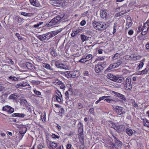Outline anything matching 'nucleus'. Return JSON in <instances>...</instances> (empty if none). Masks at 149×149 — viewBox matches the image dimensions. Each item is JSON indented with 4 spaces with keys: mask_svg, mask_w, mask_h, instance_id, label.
<instances>
[{
    "mask_svg": "<svg viewBox=\"0 0 149 149\" xmlns=\"http://www.w3.org/2000/svg\"><path fill=\"white\" fill-rule=\"evenodd\" d=\"M113 109L119 115L124 114L125 111L123 107L116 106H113Z\"/></svg>",
    "mask_w": 149,
    "mask_h": 149,
    "instance_id": "20e7f679",
    "label": "nucleus"
},
{
    "mask_svg": "<svg viewBox=\"0 0 149 149\" xmlns=\"http://www.w3.org/2000/svg\"><path fill=\"white\" fill-rule=\"evenodd\" d=\"M19 96L17 93H14L11 95L9 97V99H17L18 97Z\"/></svg>",
    "mask_w": 149,
    "mask_h": 149,
    "instance_id": "4468645a",
    "label": "nucleus"
},
{
    "mask_svg": "<svg viewBox=\"0 0 149 149\" xmlns=\"http://www.w3.org/2000/svg\"><path fill=\"white\" fill-rule=\"evenodd\" d=\"M14 20L18 23H20L23 21L24 19L20 17H16L14 18Z\"/></svg>",
    "mask_w": 149,
    "mask_h": 149,
    "instance_id": "aec40b11",
    "label": "nucleus"
},
{
    "mask_svg": "<svg viewBox=\"0 0 149 149\" xmlns=\"http://www.w3.org/2000/svg\"><path fill=\"white\" fill-rule=\"evenodd\" d=\"M86 22L85 20H82L80 23V25L82 26H83L85 25Z\"/></svg>",
    "mask_w": 149,
    "mask_h": 149,
    "instance_id": "864d4df0",
    "label": "nucleus"
},
{
    "mask_svg": "<svg viewBox=\"0 0 149 149\" xmlns=\"http://www.w3.org/2000/svg\"><path fill=\"white\" fill-rule=\"evenodd\" d=\"M59 93H60V95H59L58 94V95L59 96V97H58L57 95H55L54 96V98L56 99V100L58 102H61V99L60 97H62V95L61 94V93L59 92Z\"/></svg>",
    "mask_w": 149,
    "mask_h": 149,
    "instance_id": "5701e85b",
    "label": "nucleus"
},
{
    "mask_svg": "<svg viewBox=\"0 0 149 149\" xmlns=\"http://www.w3.org/2000/svg\"><path fill=\"white\" fill-rule=\"evenodd\" d=\"M44 146H43L42 144H40L37 146V148L38 149H42L43 148Z\"/></svg>",
    "mask_w": 149,
    "mask_h": 149,
    "instance_id": "de8ad7c7",
    "label": "nucleus"
},
{
    "mask_svg": "<svg viewBox=\"0 0 149 149\" xmlns=\"http://www.w3.org/2000/svg\"><path fill=\"white\" fill-rule=\"evenodd\" d=\"M28 13L25 12H22L21 13V15H23L24 16L27 17Z\"/></svg>",
    "mask_w": 149,
    "mask_h": 149,
    "instance_id": "4d7b16f0",
    "label": "nucleus"
},
{
    "mask_svg": "<svg viewBox=\"0 0 149 149\" xmlns=\"http://www.w3.org/2000/svg\"><path fill=\"white\" fill-rule=\"evenodd\" d=\"M60 86L61 89H63L65 87L64 84L63 83L61 84L60 85Z\"/></svg>",
    "mask_w": 149,
    "mask_h": 149,
    "instance_id": "e2e57ef3",
    "label": "nucleus"
},
{
    "mask_svg": "<svg viewBox=\"0 0 149 149\" xmlns=\"http://www.w3.org/2000/svg\"><path fill=\"white\" fill-rule=\"evenodd\" d=\"M148 70H147V69L146 68L144 70L141 71V73H143V74H146L148 72Z\"/></svg>",
    "mask_w": 149,
    "mask_h": 149,
    "instance_id": "37998d69",
    "label": "nucleus"
},
{
    "mask_svg": "<svg viewBox=\"0 0 149 149\" xmlns=\"http://www.w3.org/2000/svg\"><path fill=\"white\" fill-rule=\"evenodd\" d=\"M114 143L113 144V148H115V149H121L122 145V142L119 141L118 139L114 136H113Z\"/></svg>",
    "mask_w": 149,
    "mask_h": 149,
    "instance_id": "7ed1b4c3",
    "label": "nucleus"
},
{
    "mask_svg": "<svg viewBox=\"0 0 149 149\" xmlns=\"http://www.w3.org/2000/svg\"><path fill=\"white\" fill-rule=\"evenodd\" d=\"M80 31V30H78L76 31H74L71 34V36L72 37H74L77 34L79 33Z\"/></svg>",
    "mask_w": 149,
    "mask_h": 149,
    "instance_id": "c756f323",
    "label": "nucleus"
},
{
    "mask_svg": "<svg viewBox=\"0 0 149 149\" xmlns=\"http://www.w3.org/2000/svg\"><path fill=\"white\" fill-rule=\"evenodd\" d=\"M110 65L111 67V68H112V69L118 68L117 66L116 65V64L115 63H114L113 64H111Z\"/></svg>",
    "mask_w": 149,
    "mask_h": 149,
    "instance_id": "49530a36",
    "label": "nucleus"
},
{
    "mask_svg": "<svg viewBox=\"0 0 149 149\" xmlns=\"http://www.w3.org/2000/svg\"><path fill=\"white\" fill-rule=\"evenodd\" d=\"M50 146L52 148H55L57 147V144L52 141H50L49 143Z\"/></svg>",
    "mask_w": 149,
    "mask_h": 149,
    "instance_id": "7c9ffc66",
    "label": "nucleus"
},
{
    "mask_svg": "<svg viewBox=\"0 0 149 149\" xmlns=\"http://www.w3.org/2000/svg\"><path fill=\"white\" fill-rule=\"evenodd\" d=\"M133 106L135 107V108H137L138 107V105L135 102L134 103H132Z\"/></svg>",
    "mask_w": 149,
    "mask_h": 149,
    "instance_id": "680f3d73",
    "label": "nucleus"
},
{
    "mask_svg": "<svg viewBox=\"0 0 149 149\" xmlns=\"http://www.w3.org/2000/svg\"><path fill=\"white\" fill-rule=\"evenodd\" d=\"M29 85L28 83H25L23 84H22V87H24L27 86H29Z\"/></svg>",
    "mask_w": 149,
    "mask_h": 149,
    "instance_id": "09e8293b",
    "label": "nucleus"
},
{
    "mask_svg": "<svg viewBox=\"0 0 149 149\" xmlns=\"http://www.w3.org/2000/svg\"><path fill=\"white\" fill-rule=\"evenodd\" d=\"M119 54L118 53H116L114 56L113 57V60H115L117 58H118V57L119 56Z\"/></svg>",
    "mask_w": 149,
    "mask_h": 149,
    "instance_id": "ea45409f",
    "label": "nucleus"
},
{
    "mask_svg": "<svg viewBox=\"0 0 149 149\" xmlns=\"http://www.w3.org/2000/svg\"><path fill=\"white\" fill-rule=\"evenodd\" d=\"M15 36L18 38V39H20V40L22 38H21V37L20 36L19 33H16L15 34Z\"/></svg>",
    "mask_w": 149,
    "mask_h": 149,
    "instance_id": "8fccbe9b",
    "label": "nucleus"
},
{
    "mask_svg": "<svg viewBox=\"0 0 149 149\" xmlns=\"http://www.w3.org/2000/svg\"><path fill=\"white\" fill-rule=\"evenodd\" d=\"M37 37L38 39L41 41H43L47 40L46 34L37 36Z\"/></svg>",
    "mask_w": 149,
    "mask_h": 149,
    "instance_id": "6e6552de",
    "label": "nucleus"
},
{
    "mask_svg": "<svg viewBox=\"0 0 149 149\" xmlns=\"http://www.w3.org/2000/svg\"><path fill=\"white\" fill-rule=\"evenodd\" d=\"M115 94L116 96L119 97L121 99L125 100V97L123 95L117 92Z\"/></svg>",
    "mask_w": 149,
    "mask_h": 149,
    "instance_id": "4be33fe9",
    "label": "nucleus"
},
{
    "mask_svg": "<svg viewBox=\"0 0 149 149\" xmlns=\"http://www.w3.org/2000/svg\"><path fill=\"white\" fill-rule=\"evenodd\" d=\"M72 146V145L71 144H68L67 145V149H70Z\"/></svg>",
    "mask_w": 149,
    "mask_h": 149,
    "instance_id": "603ef678",
    "label": "nucleus"
},
{
    "mask_svg": "<svg viewBox=\"0 0 149 149\" xmlns=\"http://www.w3.org/2000/svg\"><path fill=\"white\" fill-rule=\"evenodd\" d=\"M115 63L117 67H118L119 65H123V63L121 60H118L116 63Z\"/></svg>",
    "mask_w": 149,
    "mask_h": 149,
    "instance_id": "2f4dec72",
    "label": "nucleus"
},
{
    "mask_svg": "<svg viewBox=\"0 0 149 149\" xmlns=\"http://www.w3.org/2000/svg\"><path fill=\"white\" fill-rule=\"evenodd\" d=\"M125 87V89L127 90H131L132 88V84L131 82H128V83H125L124 84Z\"/></svg>",
    "mask_w": 149,
    "mask_h": 149,
    "instance_id": "9b49d317",
    "label": "nucleus"
},
{
    "mask_svg": "<svg viewBox=\"0 0 149 149\" xmlns=\"http://www.w3.org/2000/svg\"><path fill=\"white\" fill-rule=\"evenodd\" d=\"M55 65L58 68L60 69H65L66 68L65 65L64 64L58 61L55 62Z\"/></svg>",
    "mask_w": 149,
    "mask_h": 149,
    "instance_id": "39448f33",
    "label": "nucleus"
},
{
    "mask_svg": "<svg viewBox=\"0 0 149 149\" xmlns=\"http://www.w3.org/2000/svg\"><path fill=\"white\" fill-rule=\"evenodd\" d=\"M125 80L123 77H116V79L115 82L118 83H121L122 84H124L125 82Z\"/></svg>",
    "mask_w": 149,
    "mask_h": 149,
    "instance_id": "f8f14e48",
    "label": "nucleus"
},
{
    "mask_svg": "<svg viewBox=\"0 0 149 149\" xmlns=\"http://www.w3.org/2000/svg\"><path fill=\"white\" fill-rule=\"evenodd\" d=\"M107 15V13L105 10H102L100 11V17L103 18H105L106 19V17Z\"/></svg>",
    "mask_w": 149,
    "mask_h": 149,
    "instance_id": "ddd939ff",
    "label": "nucleus"
},
{
    "mask_svg": "<svg viewBox=\"0 0 149 149\" xmlns=\"http://www.w3.org/2000/svg\"><path fill=\"white\" fill-rule=\"evenodd\" d=\"M62 29H59L56 30V31H52L51 32L53 35V36H54L56 35L58 33L62 31Z\"/></svg>",
    "mask_w": 149,
    "mask_h": 149,
    "instance_id": "a211bd4d",
    "label": "nucleus"
},
{
    "mask_svg": "<svg viewBox=\"0 0 149 149\" xmlns=\"http://www.w3.org/2000/svg\"><path fill=\"white\" fill-rule=\"evenodd\" d=\"M26 65L29 69H31L33 67H35L31 63H26Z\"/></svg>",
    "mask_w": 149,
    "mask_h": 149,
    "instance_id": "cd10ccee",
    "label": "nucleus"
},
{
    "mask_svg": "<svg viewBox=\"0 0 149 149\" xmlns=\"http://www.w3.org/2000/svg\"><path fill=\"white\" fill-rule=\"evenodd\" d=\"M103 69L102 64H97L95 65V71L97 73H98Z\"/></svg>",
    "mask_w": 149,
    "mask_h": 149,
    "instance_id": "423d86ee",
    "label": "nucleus"
},
{
    "mask_svg": "<svg viewBox=\"0 0 149 149\" xmlns=\"http://www.w3.org/2000/svg\"><path fill=\"white\" fill-rule=\"evenodd\" d=\"M79 71L78 70H75L72 71L71 73L72 75L71 77L73 78H75L79 76Z\"/></svg>",
    "mask_w": 149,
    "mask_h": 149,
    "instance_id": "2eb2a0df",
    "label": "nucleus"
},
{
    "mask_svg": "<svg viewBox=\"0 0 149 149\" xmlns=\"http://www.w3.org/2000/svg\"><path fill=\"white\" fill-rule=\"evenodd\" d=\"M124 128V126L123 125H119L116 127V128H114L115 130L119 132L122 131V129Z\"/></svg>",
    "mask_w": 149,
    "mask_h": 149,
    "instance_id": "412c9836",
    "label": "nucleus"
},
{
    "mask_svg": "<svg viewBox=\"0 0 149 149\" xmlns=\"http://www.w3.org/2000/svg\"><path fill=\"white\" fill-rule=\"evenodd\" d=\"M44 67L46 69L50 70L53 71L54 70V69L50 66V65L47 64H45Z\"/></svg>",
    "mask_w": 149,
    "mask_h": 149,
    "instance_id": "a878e982",
    "label": "nucleus"
},
{
    "mask_svg": "<svg viewBox=\"0 0 149 149\" xmlns=\"http://www.w3.org/2000/svg\"><path fill=\"white\" fill-rule=\"evenodd\" d=\"M72 93V91L70 90H69L68 91H67L65 92V99L67 100H68L70 97V93Z\"/></svg>",
    "mask_w": 149,
    "mask_h": 149,
    "instance_id": "bb28decb",
    "label": "nucleus"
},
{
    "mask_svg": "<svg viewBox=\"0 0 149 149\" xmlns=\"http://www.w3.org/2000/svg\"><path fill=\"white\" fill-rule=\"evenodd\" d=\"M143 125L145 126H146L149 128V123H146L145 122H143Z\"/></svg>",
    "mask_w": 149,
    "mask_h": 149,
    "instance_id": "bf43d9fd",
    "label": "nucleus"
},
{
    "mask_svg": "<svg viewBox=\"0 0 149 149\" xmlns=\"http://www.w3.org/2000/svg\"><path fill=\"white\" fill-rule=\"evenodd\" d=\"M52 5L56 6H59L61 4V1L60 0H52L51 1Z\"/></svg>",
    "mask_w": 149,
    "mask_h": 149,
    "instance_id": "0eeeda50",
    "label": "nucleus"
},
{
    "mask_svg": "<svg viewBox=\"0 0 149 149\" xmlns=\"http://www.w3.org/2000/svg\"><path fill=\"white\" fill-rule=\"evenodd\" d=\"M33 91H34L35 93L37 95H40L41 94V93L40 91H37L35 89L33 90Z\"/></svg>",
    "mask_w": 149,
    "mask_h": 149,
    "instance_id": "4c0bfd02",
    "label": "nucleus"
},
{
    "mask_svg": "<svg viewBox=\"0 0 149 149\" xmlns=\"http://www.w3.org/2000/svg\"><path fill=\"white\" fill-rule=\"evenodd\" d=\"M78 127L80 128H83V125L80 123L79 122L78 124Z\"/></svg>",
    "mask_w": 149,
    "mask_h": 149,
    "instance_id": "13d9d810",
    "label": "nucleus"
},
{
    "mask_svg": "<svg viewBox=\"0 0 149 149\" xmlns=\"http://www.w3.org/2000/svg\"><path fill=\"white\" fill-rule=\"evenodd\" d=\"M149 22H147L143 25L142 31L145 32H147L149 29Z\"/></svg>",
    "mask_w": 149,
    "mask_h": 149,
    "instance_id": "1a4fd4ad",
    "label": "nucleus"
},
{
    "mask_svg": "<svg viewBox=\"0 0 149 149\" xmlns=\"http://www.w3.org/2000/svg\"><path fill=\"white\" fill-rule=\"evenodd\" d=\"M26 115L24 113H14L12 114V116L13 117H18L23 118Z\"/></svg>",
    "mask_w": 149,
    "mask_h": 149,
    "instance_id": "dca6fc26",
    "label": "nucleus"
},
{
    "mask_svg": "<svg viewBox=\"0 0 149 149\" xmlns=\"http://www.w3.org/2000/svg\"><path fill=\"white\" fill-rule=\"evenodd\" d=\"M66 73H67V74L68 75V76H70L71 77V76L72 75L71 73H72V72H66Z\"/></svg>",
    "mask_w": 149,
    "mask_h": 149,
    "instance_id": "0e129e2a",
    "label": "nucleus"
},
{
    "mask_svg": "<svg viewBox=\"0 0 149 149\" xmlns=\"http://www.w3.org/2000/svg\"><path fill=\"white\" fill-rule=\"evenodd\" d=\"M80 36L81 39L83 42L88 40L89 37L86 36L85 35H81Z\"/></svg>",
    "mask_w": 149,
    "mask_h": 149,
    "instance_id": "6ab92c4d",
    "label": "nucleus"
},
{
    "mask_svg": "<svg viewBox=\"0 0 149 149\" xmlns=\"http://www.w3.org/2000/svg\"><path fill=\"white\" fill-rule=\"evenodd\" d=\"M131 82V79L130 77H128L125 80V83H128V82Z\"/></svg>",
    "mask_w": 149,
    "mask_h": 149,
    "instance_id": "79ce46f5",
    "label": "nucleus"
},
{
    "mask_svg": "<svg viewBox=\"0 0 149 149\" xmlns=\"http://www.w3.org/2000/svg\"><path fill=\"white\" fill-rule=\"evenodd\" d=\"M85 59V58H81L79 61V62H80L81 63H85V62H86V61H88V60H86V61H84Z\"/></svg>",
    "mask_w": 149,
    "mask_h": 149,
    "instance_id": "6e6d98bb",
    "label": "nucleus"
},
{
    "mask_svg": "<svg viewBox=\"0 0 149 149\" xmlns=\"http://www.w3.org/2000/svg\"><path fill=\"white\" fill-rule=\"evenodd\" d=\"M46 35L47 40H48L51 38L54 37L51 32L46 33Z\"/></svg>",
    "mask_w": 149,
    "mask_h": 149,
    "instance_id": "393cba45",
    "label": "nucleus"
},
{
    "mask_svg": "<svg viewBox=\"0 0 149 149\" xmlns=\"http://www.w3.org/2000/svg\"><path fill=\"white\" fill-rule=\"evenodd\" d=\"M83 106L82 104L81 103H78V108L79 109H80L82 108Z\"/></svg>",
    "mask_w": 149,
    "mask_h": 149,
    "instance_id": "5fc2aeb1",
    "label": "nucleus"
},
{
    "mask_svg": "<svg viewBox=\"0 0 149 149\" xmlns=\"http://www.w3.org/2000/svg\"><path fill=\"white\" fill-rule=\"evenodd\" d=\"M133 31H132V30H130L128 33L130 35H132L133 34Z\"/></svg>",
    "mask_w": 149,
    "mask_h": 149,
    "instance_id": "338daca9",
    "label": "nucleus"
},
{
    "mask_svg": "<svg viewBox=\"0 0 149 149\" xmlns=\"http://www.w3.org/2000/svg\"><path fill=\"white\" fill-rule=\"evenodd\" d=\"M18 79L15 77L10 76L8 77V80L11 83H15V81H17Z\"/></svg>",
    "mask_w": 149,
    "mask_h": 149,
    "instance_id": "f3484780",
    "label": "nucleus"
},
{
    "mask_svg": "<svg viewBox=\"0 0 149 149\" xmlns=\"http://www.w3.org/2000/svg\"><path fill=\"white\" fill-rule=\"evenodd\" d=\"M112 68L110 65L106 69V71H108L110 70H112Z\"/></svg>",
    "mask_w": 149,
    "mask_h": 149,
    "instance_id": "69168bd1",
    "label": "nucleus"
},
{
    "mask_svg": "<svg viewBox=\"0 0 149 149\" xmlns=\"http://www.w3.org/2000/svg\"><path fill=\"white\" fill-rule=\"evenodd\" d=\"M51 136L52 138L54 139H58L59 138V137L58 136L54 134H53Z\"/></svg>",
    "mask_w": 149,
    "mask_h": 149,
    "instance_id": "c03bdc74",
    "label": "nucleus"
},
{
    "mask_svg": "<svg viewBox=\"0 0 149 149\" xmlns=\"http://www.w3.org/2000/svg\"><path fill=\"white\" fill-rule=\"evenodd\" d=\"M34 15V13H28L27 17H31L32 16H33Z\"/></svg>",
    "mask_w": 149,
    "mask_h": 149,
    "instance_id": "052dcab7",
    "label": "nucleus"
},
{
    "mask_svg": "<svg viewBox=\"0 0 149 149\" xmlns=\"http://www.w3.org/2000/svg\"><path fill=\"white\" fill-rule=\"evenodd\" d=\"M15 87L16 88H19L20 87H22V84L19 83L17 84L15 86Z\"/></svg>",
    "mask_w": 149,
    "mask_h": 149,
    "instance_id": "3c124183",
    "label": "nucleus"
},
{
    "mask_svg": "<svg viewBox=\"0 0 149 149\" xmlns=\"http://www.w3.org/2000/svg\"><path fill=\"white\" fill-rule=\"evenodd\" d=\"M14 111V109L10 107V108L8 110V112L10 113H11L13 112Z\"/></svg>",
    "mask_w": 149,
    "mask_h": 149,
    "instance_id": "a19ab883",
    "label": "nucleus"
},
{
    "mask_svg": "<svg viewBox=\"0 0 149 149\" xmlns=\"http://www.w3.org/2000/svg\"><path fill=\"white\" fill-rule=\"evenodd\" d=\"M126 132L127 134L130 136H131L133 133L132 130L129 128H127L126 129Z\"/></svg>",
    "mask_w": 149,
    "mask_h": 149,
    "instance_id": "b1692460",
    "label": "nucleus"
},
{
    "mask_svg": "<svg viewBox=\"0 0 149 149\" xmlns=\"http://www.w3.org/2000/svg\"><path fill=\"white\" fill-rule=\"evenodd\" d=\"M93 25L96 29L100 31L103 30L107 28L106 24L102 22H93Z\"/></svg>",
    "mask_w": 149,
    "mask_h": 149,
    "instance_id": "f257e3e1",
    "label": "nucleus"
},
{
    "mask_svg": "<svg viewBox=\"0 0 149 149\" xmlns=\"http://www.w3.org/2000/svg\"><path fill=\"white\" fill-rule=\"evenodd\" d=\"M10 108V106L8 105H6L3 107V111H6L8 112V110Z\"/></svg>",
    "mask_w": 149,
    "mask_h": 149,
    "instance_id": "72a5a7b5",
    "label": "nucleus"
},
{
    "mask_svg": "<svg viewBox=\"0 0 149 149\" xmlns=\"http://www.w3.org/2000/svg\"><path fill=\"white\" fill-rule=\"evenodd\" d=\"M107 77L110 79L114 81H116V77L113 74H107Z\"/></svg>",
    "mask_w": 149,
    "mask_h": 149,
    "instance_id": "9d476101",
    "label": "nucleus"
},
{
    "mask_svg": "<svg viewBox=\"0 0 149 149\" xmlns=\"http://www.w3.org/2000/svg\"><path fill=\"white\" fill-rule=\"evenodd\" d=\"M36 0H30V2L31 4L33 6H36Z\"/></svg>",
    "mask_w": 149,
    "mask_h": 149,
    "instance_id": "58836bf2",
    "label": "nucleus"
},
{
    "mask_svg": "<svg viewBox=\"0 0 149 149\" xmlns=\"http://www.w3.org/2000/svg\"><path fill=\"white\" fill-rule=\"evenodd\" d=\"M43 22H40L39 23H38L37 24H35L33 26H32V27H33V28H38L39 27V26L40 25H42L43 24Z\"/></svg>",
    "mask_w": 149,
    "mask_h": 149,
    "instance_id": "473e14b6",
    "label": "nucleus"
},
{
    "mask_svg": "<svg viewBox=\"0 0 149 149\" xmlns=\"http://www.w3.org/2000/svg\"><path fill=\"white\" fill-rule=\"evenodd\" d=\"M51 54L54 56H56V52L54 48H52L51 49Z\"/></svg>",
    "mask_w": 149,
    "mask_h": 149,
    "instance_id": "c85d7f7f",
    "label": "nucleus"
},
{
    "mask_svg": "<svg viewBox=\"0 0 149 149\" xmlns=\"http://www.w3.org/2000/svg\"><path fill=\"white\" fill-rule=\"evenodd\" d=\"M65 16L64 14L58 15L54 18H53L48 24H47L48 26H50L55 25L56 24L58 23L62 19H63Z\"/></svg>",
    "mask_w": 149,
    "mask_h": 149,
    "instance_id": "f03ea898",
    "label": "nucleus"
},
{
    "mask_svg": "<svg viewBox=\"0 0 149 149\" xmlns=\"http://www.w3.org/2000/svg\"><path fill=\"white\" fill-rule=\"evenodd\" d=\"M92 58V55L91 54H89L87 55L85 58V59H88V60H90Z\"/></svg>",
    "mask_w": 149,
    "mask_h": 149,
    "instance_id": "c9c22d12",
    "label": "nucleus"
},
{
    "mask_svg": "<svg viewBox=\"0 0 149 149\" xmlns=\"http://www.w3.org/2000/svg\"><path fill=\"white\" fill-rule=\"evenodd\" d=\"M137 57L136 56L131 55L130 56L129 58L135 61L137 60Z\"/></svg>",
    "mask_w": 149,
    "mask_h": 149,
    "instance_id": "e433bc0d",
    "label": "nucleus"
},
{
    "mask_svg": "<svg viewBox=\"0 0 149 149\" xmlns=\"http://www.w3.org/2000/svg\"><path fill=\"white\" fill-rule=\"evenodd\" d=\"M131 21L130 20L129 22L127 21L126 24V29L128 28L129 27L131 26L132 24L131 23Z\"/></svg>",
    "mask_w": 149,
    "mask_h": 149,
    "instance_id": "f704fd0d",
    "label": "nucleus"
},
{
    "mask_svg": "<svg viewBox=\"0 0 149 149\" xmlns=\"http://www.w3.org/2000/svg\"><path fill=\"white\" fill-rule=\"evenodd\" d=\"M143 65L144 63L143 62H141L138 65V67L139 68V69L143 67Z\"/></svg>",
    "mask_w": 149,
    "mask_h": 149,
    "instance_id": "a18cd8bd",
    "label": "nucleus"
},
{
    "mask_svg": "<svg viewBox=\"0 0 149 149\" xmlns=\"http://www.w3.org/2000/svg\"><path fill=\"white\" fill-rule=\"evenodd\" d=\"M80 149H85L84 148V145H81L79 146Z\"/></svg>",
    "mask_w": 149,
    "mask_h": 149,
    "instance_id": "774afa93",
    "label": "nucleus"
}]
</instances>
